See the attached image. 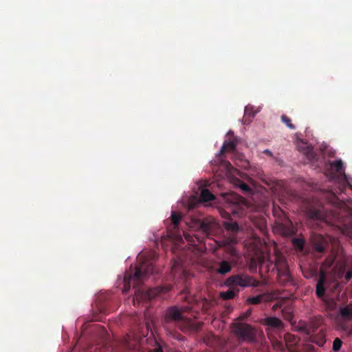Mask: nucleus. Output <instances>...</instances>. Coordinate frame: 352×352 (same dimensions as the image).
<instances>
[{"label": "nucleus", "mask_w": 352, "mask_h": 352, "mask_svg": "<svg viewBox=\"0 0 352 352\" xmlns=\"http://www.w3.org/2000/svg\"><path fill=\"white\" fill-rule=\"evenodd\" d=\"M154 273L153 265L146 260H144L135 266L134 272L131 270L130 272H126L124 278V286L122 292L126 294L130 289L131 283L133 282V288L135 289V296L133 298L134 305L140 303L141 302L151 300L159 296L162 293L168 292L170 287H155L144 291L139 288L142 281L149 275Z\"/></svg>", "instance_id": "1"}, {"label": "nucleus", "mask_w": 352, "mask_h": 352, "mask_svg": "<svg viewBox=\"0 0 352 352\" xmlns=\"http://www.w3.org/2000/svg\"><path fill=\"white\" fill-rule=\"evenodd\" d=\"M163 324L166 328L173 324L184 332L198 331L202 325L201 322L184 317L177 307H171L167 309Z\"/></svg>", "instance_id": "2"}, {"label": "nucleus", "mask_w": 352, "mask_h": 352, "mask_svg": "<svg viewBox=\"0 0 352 352\" xmlns=\"http://www.w3.org/2000/svg\"><path fill=\"white\" fill-rule=\"evenodd\" d=\"M274 265L277 270V281L282 286L293 285L294 281L291 275L287 259L281 253L276 252Z\"/></svg>", "instance_id": "3"}, {"label": "nucleus", "mask_w": 352, "mask_h": 352, "mask_svg": "<svg viewBox=\"0 0 352 352\" xmlns=\"http://www.w3.org/2000/svg\"><path fill=\"white\" fill-rule=\"evenodd\" d=\"M224 284L228 287L233 288H236L237 287H257L258 285V281L249 275L238 274L228 277L226 279Z\"/></svg>", "instance_id": "4"}, {"label": "nucleus", "mask_w": 352, "mask_h": 352, "mask_svg": "<svg viewBox=\"0 0 352 352\" xmlns=\"http://www.w3.org/2000/svg\"><path fill=\"white\" fill-rule=\"evenodd\" d=\"M232 328L233 333L241 340L252 342L255 338L256 330L248 324L234 323Z\"/></svg>", "instance_id": "5"}, {"label": "nucleus", "mask_w": 352, "mask_h": 352, "mask_svg": "<svg viewBox=\"0 0 352 352\" xmlns=\"http://www.w3.org/2000/svg\"><path fill=\"white\" fill-rule=\"evenodd\" d=\"M223 226L226 231L222 241L223 245L232 246L236 244L238 242L237 234L240 230L238 223L236 222L224 221Z\"/></svg>", "instance_id": "6"}, {"label": "nucleus", "mask_w": 352, "mask_h": 352, "mask_svg": "<svg viewBox=\"0 0 352 352\" xmlns=\"http://www.w3.org/2000/svg\"><path fill=\"white\" fill-rule=\"evenodd\" d=\"M311 244L314 249L318 253L324 252L329 246L327 240L321 234H313Z\"/></svg>", "instance_id": "7"}, {"label": "nucleus", "mask_w": 352, "mask_h": 352, "mask_svg": "<svg viewBox=\"0 0 352 352\" xmlns=\"http://www.w3.org/2000/svg\"><path fill=\"white\" fill-rule=\"evenodd\" d=\"M216 227V222L213 219L206 218L199 223V229L207 237H209Z\"/></svg>", "instance_id": "8"}, {"label": "nucleus", "mask_w": 352, "mask_h": 352, "mask_svg": "<svg viewBox=\"0 0 352 352\" xmlns=\"http://www.w3.org/2000/svg\"><path fill=\"white\" fill-rule=\"evenodd\" d=\"M277 229L280 233L285 236H290L294 235L296 229L291 221L287 219L285 223H277Z\"/></svg>", "instance_id": "9"}, {"label": "nucleus", "mask_w": 352, "mask_h": 352, "mask_svg": "<svg viewBox=\"0 0 352 352\" xmlns=\"http://www.w3.org/2000/svg\"><path fill=\"white\" fill-rule=\"evenodd\" d=\"M170 219L171 225L167 228V230L170 236H172L177 234L178 226L182 219V215L179 212L173 211L171 212Z\"/></svg>", "instance_id": "10"}, {"label": "nucleus", "mask_w": 352, "mask_h": 352, "mask_svg": "<svg viewBox=\"0 0 352 352\" xmlns=\"http://www.w3.org/2000/svg\"><path fill=\"white\" fill-rule=\"evenodd\" d=\"M326 283V276L324 273L322 272L319 276L316 284V294L320 298L324 297L325 293L324 284Z\"/></svg>", "instance_id": "11"}, {"label": "nucleus", "mask_w": 352, "mask_h": 352, "mask_svg": "<svg viewBox=\"0 0 352 352\" xmlns=\"http://www.w3.org/2000/svg\"><path fill=\"white\" fill-rule=\"evenodd\" d=\"M329 170L334 172V173H331V174H332V175H331L332 178L335 177V175H334L335 173L340 174V175L344 174V166H343V163H342V160H338L330 162H329Z\"/></svg>", "instance_id": "12"}, {"label": "nucleus", "mask_w": 352, "mask_h": 352, "mask_svg": "<svg viewBox=\"0 0 352 352\" xmlns=\"http://www.w3.org/2000/svg\"><path fill=\"white\" fill-rule=\"evenodd\" d=\"M264 325L274 329H280L283 327V322L276 317H267L263 322Z\"/></svg>", "instance_id": "13"}, {"label": "nucleus", "mask_w": 352, "mask_h": 352, "mask_svg": "<svg viewBox=\"0 0 352 352\" xmlns=\"http://www.w3.org/2000/svg\"><path fill=\"white\" fill-rule=\"evenodd\" d=\"M232 270V265L230 261L223 260L219 262L216 272L220 275H225Z\"/></svg>", "instance_id": "14"}, {"label": "nucleus", "mask_w": 352, "mask_h": 352, "mask_svg": "<svg viewBox=\"0 0 352 352\" xmlns=\"http://www.w3.org/2000/svg\"><path fill=\"white\" fill-rule=\"evenodd\" d=\"M239 292L238 288L230 287L228 290L221 292L220 297L223 300H230L234 298Z\"/></svg>", "instance_id": "15"}, {"label": "nucleus", "mask_w": 352, "mask_h": 352, "mask_svg": "<svg viewBox=\"0 0 352 352\" xmlns=\"http://www.w3.org/2000/svg\"><path fill=\"white\" fill-rule=\"evenodd\" d=\"M311 340L319 346H322L326 342L325 335L322 331H320L318 333L312 336Z\"/></svg>", "instance_id": "16"}, {"label": "nucleus", "mask_w": 352, "mask_h": 352, "mask_svg": "<svg viewBox=\"0 0 352 352\" xmlns=\"http://www.w3.org/2000/svg\"><path fill=\"white\" fill-rule=\"evenodd\" d=\"M235 148H236V143L233 140L226 141L223 143V144L219 151V155H223L226 151H232L235 149Z\"/></svg>", "instance_id": "17"}, {"label": "nucleus", "mask_w": 352, "mask_h": 352, "mask_svg": "<svg viewBox=\"0 0 352 352\" xmlns=\"http://www.w3.org/2000/svg\"><path fill=\"white\" fill-rule=\"evenodd\" d=\"M308 216L313 219H322L324 217L321 210L316 208H310L307 211Z\"/></svg>", "instance_id": "18"}, {"label": "nucleus", "mask_w": 352, "mask_h": 352, "mask_svg": "<svg viewBox=\"0 0 352 352\" xmlns=\"http://www.w3.org/2000/svg\"><path fill=\"white\" fill-rule=\"evenodd\" d=\"M265 294H259L256 296L250 297L247 299V302L251 305H258L261 302L267 300Z\"/></svg>", "instance_id": "19"}, {"label": "nucleus", "mask_w": 352, "mask_h": 352, "mask_svg": "<svg viewBox=\"0 0 352 352\" xmlns=\"http://www.w3.org/2000/svg\"><path fill=\"white\" fill-rule=\"evenodd\" d=\"M214 196L208 189H203L200 193V199L204 202H207L214 199Z\"/></svg>", "instance_id": "20"}, {"label": "nucleus", "mask_w": 352, "mask_h": 352, "mask_svg": "<svg viewBox=\"0 0 352 352\" xmlns=\"http://www.w3.org/2000/svg\"><path fill=\"white\" fill-rule=\"evenodd\" d=\"M340 314L344 318H352V305L344 307L340 309Z\"/></svg>", "instance_id": "21"}, {"label": "nucleus", "mask_w": 352, "mask_h": 352, "mask_svg": "<svg viewBox=\"0 0 352 352\" xmlns=\"http://www.w3.org/2000/svg\"><path fill=\"white\" fill-rule=\"evenodd\" d=\"M292 243L295 248L302 250L305 245V240L302 238H294L292 239Z\"/></svg>", "instance_id": "22"}, {"label": "nucleus", "mask_w": 352, "mask_h": 352, "mask_svg": "<svg viewBox=\"0 0 352 352\" xmlns=\"http://www.w3.org/2000/svg\"><path fill=\"white\" fill-rule=\"evenodd\" d=\"M281 121L290 129H295V126L292 123L291 119L285 115L281 116Z\"/></svg>", "instance_id": "23"}, {"label": "nucleus", "mask_w": 352, "mask_h": 352, "mask_svg": "<svg viewBox=\"0 0 352 352\" xmlns=\"http://www.w3.org/2000/svg\"><path fill=\"white\" fill-rule=\"evenodd\" d=\"M342 345V341L340 338H336L333 342L332 349L334 352H338L340 350Z\"/></svg>", "instance_id": "24"}, {"label": "nucleus", "mask_w": 352, "mask_h": 352, "mask_svg": "<svg viewBox=\"0 0 352 352\" xmlns=\"http://www.w3.org/2000/svg\"><path fill=\"white\" fill-rule=\"evenodd\" d=\"M352 278V270H348L344 276V279L346 282L349 281Z\"/></svg>", "instance_id": "25"}, {"label": "nucleus", "mask_w": 352, "mask_h": 352, "mask_svg": "<svg viewBox=\"0 0 352 352\" xmlns=\"http://www.w3.org/2000/svg\"><path fill=\"white\" fill-rule=\"evenodd\" d=\"M240 188L243 190H244V191H247L248 192V191L250 190V186L248 184H245V183H241V185H240Z\"/></svg>", "instance_id": "26"}, {"label": "nucleus", "mask_w": 352, "mask_h": 352, "mask_svg": "<svg viewBox=\"0 0 352 352\" xmlns=\"http://www.w3.org/2000/svg\"><path fill=\"white\" fill-rule=\"evenodd\" d=\"M252 314V310L251 309H249L247 311H245L241 316V319L242 320H244V319H246L248 318Z\"/></svg>", "instance_id": "27"}, {"label": "nucleus", "mask_w": 352, "mask_h": 352, "mask_svg": "<svg viewBox=\"0 0 352 352\" xmlns=\"http://www.w3.org/2000/svg\"><path fill=\"white\" fill-rule=\"evenodd\" d=\"M249 111H250V115L252 116H254V113L252 112V107H246L245 109V114L248 115L249 113Z\"/></svg>", "instance_id": "28"}, {"label": "nucleus", "mask_w": 352, "mask_h": 352, "mask_svg": "<svg viewBox=\"0 0 352 352\" xmlns=\"http://www.w3.org/2000/svg\"><path fill=\"white\" fill-rule=\"evenodd\" d=\"M334 261V258H329V259H327L326 261H325V264H327V265L330 266L333 264Z\"/></svg>", "instance_id": "29"}, {"label": "nucleus", "mask_w": 352, "mask_h": 352, "mask_svg": "<svg viewBox=\"0 0 352 352\" xmlns=\"http://www.w3.org/2000/svg\"><path fill=\"white\" fill-rule=\"evenodd\" d=\"M221 215L225 217V218H229L230 217V214L228 212H226V211H223L221 212Z\"/></svg>", "instance_id": "30"}, {"label": "nucleus", "mask_w": 352, "mask_h": 352, "mask_svg": "<svg viewBox=\"0 0 352 352\" xmlns=\"http://www.w3.org/2000/svg\"><path fill=\"white\" fill-rule=\"evenodd\" d=\"M280 307V305L279 304H275L274 306H273V309L276 310L278 308Z\"/></svg>", "instance_id": "31"}, {"label": "nucleus", "mask_w": 352, "mask_h": 352, "mask_svg": "<svg viewBox=\"0 0 352 352\" xmlns=\"http://www.w3.org/2000/svg\"><path fill=\"white\" fill-rule=\"evenodd\" d=\"M264 153L269 155H272V152L268 149L265 150Z\"/></svg>", "instance_id": "32"}, {"label": "nucleus", "mask_w": 352, "mask_h": 352, "mask_svg": "<svg viewBox=\"0 0 352 352\" xmlns=\"http://www.w3.org/2000/svg\"><path fill=\"white\" fill-rule=\"evenodd\" d=\"M155 352H163V351L160 347H159L158 349H155Z\"/></svg>", "instance_id": "33"}, {"label": "nucleus", "mask_w": 352, "mask_h": 352, "mask_svg": "<svg viewBox=\"0 0 352 352\" xmlns=\"http://www.w3.org/2000/svg\"><path fill=\"white\" fill-rule=\"evenodd\" d=\"M181 338H182V336H181L180 334H177V336H176V338H177V340H180V339H181Z\"/></svg>", "instance_id": "34"}, {"label": "nucleus", "mask_w": 352, "mask_h": 352, "mask_svg": "<svg viewBox=\"0 0 352 352\" xmlns=\"http://www.w3.org/2000/svg\"><path fill=\"white\" fill-rule=\"evenodd\" d=\"M232 212L234 213V214H238L239 212L237 211H236L235 210H231Z\"/></svg>", "instance_id": "35"}, {"label": "nucleus", "mask_w": 352, "mask_h": 352, "mask_svg": "<svg viewBox=\"0 0 352 352\" xmlns=\"http://www.w3.org/2000/svg\"><path fill=\"white\" fill-rule=\"evenodd\" d=\"M264 227H265V226L263 225V226H261V227L259 228V229H260V230H263L264 229Z\"/></svg>", "instance_id": "36"}, {"label": "nucleus", "mask_w": 352, "mask_h": 352, "mask_svg": "<svg viewBox=\"0 0 352 352\" xmlns=\"http://www.w3.org/2000/svg\"><path fill=\"white\" fill-rule=\"evenodd\" d=\"M182 311H186V307H182Z\"/></svg>", "instance_id": "37"}, {"label": "nucleus", "mask_w": 352, "mask_h": 352, "mask_svg": "<svg viewBox=\"0 0 352 352\" xmlns=\"http://www.w3.org/2000/svg\"><path fill=\"white\" fill-rule=\"evenodd\" d=\"M197 240H198V241H200V242L201 241V240H200V239H199V238H197Z\"/></svg>", "instance_id": "38"}, {"label": "nucleus", "mask_w": 352, "mask_h": 352, "mask_svg": "<svg viewBox=\"0 0 352 352\" xmlns=\"http://www.w3.org/2000/svg\"><path fill=\"white\" fill-rule=\"evenodd\" d=\"M175 265H176L175 264H174V265H173V269L174 267H175Z\"/></svg>", "instance_id": "39"}]
</instances>
